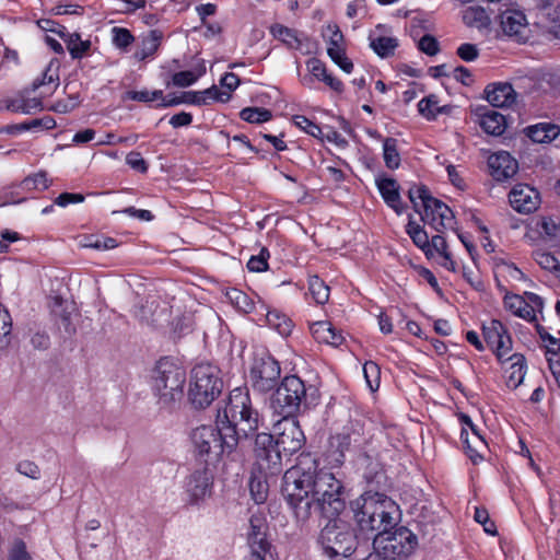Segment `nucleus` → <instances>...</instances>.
<instances>
[{
    "mask_svg": "<svg viewBox=\"0 0 560 560\" xmlns=\"http://www.w3.org/2000/svg\"><path fill=\"white\" fill-rule=\"evenodd\" d=\"M310 329L313 337L318 342L338 347L343 341V336L341 331L337 330L336 327L330 322H315L311 325Z\"/></svg>",
    "mask_w": 560,
    "mask_h": 560,
    "instance_id": "b1692460",
    "label": "nucleus"
},
{
    "mask_svg": "<svg viewBox=\"0 0 560 560\" xmlns=\"http://www.w3.org/2000/svg\"><path fill=\"white\" fill-rule=\"evenodd\" d=\"M370 47L381 58H389L394 56L398 47V39L393 36H385L378 34L376 31L372 32L369 36Z\"/></svg>",
    "mask_w": 560,
    "mask_h": 560,
    "instance_id": "393cba45",
    "label": "nucleus"
},
{
    "mask_svg": "<svg viewBox=\"0 0 560 560\" xmlns=\"http://www.w3.org/2000/svg\"><path fill=\"white\" fill-rule=\"evenodd\" d=\"M62 39L72 59H82L91 49V40L82 39L79 33L67 32Z\"/></svg>",
    "mask_w": 560,
    "mask_h": 560,
    "instance_id": "cd10ccee",
    "label": "nucleus"
},
{
    "mask_svg": "<svg viewBox=\"0 0 560 560\" xmlns=\"http://www.w3.org/2000/svg\"><path fill=\"white\" fill-rule=\"evenodd\" d=\"M255 435L254 454L256 464L266 476H277L283 470V452L278 447L273 435L269 433H257Z\"/></svg>",
    "mask_w": 560,
    "mask_h": 560,
    "instance_id": "9d476101",
    "label": "nucleus"
},
{
    "mask_svg": "<svg viewBox=\"0 0 560 560\" xmlns=\"http://www.w3.org/2000/svg\"><path fill=\"white\" fill-rule=\"evenodd\" d=\"M280 365L270 355L255 360L250 369V383L254 389L267 393L276 387L280 377Z\"/></svg>",
    "mask_w": 560,
    "mask_h": 560,
    "instance_id": "ddd939ff",
    "label": "nucleus"
},
{
    "mask_svg": "<svg viewBox=\"0 0 560 560\" xmlns=\"http://www.w3.org/2000/svg\"><path fill=\"white\" fill-rule=\"evenodd\" d=\"M500 26L503 33L517 39L524 38L527 28V20L523 11L515 8H506L500 12Z\"/></svg>",
    "mask_w": 560,
    "mask_h": 560,
    "instance_id": "aec40b11",
    "label": "nucleus"
},
{
    "mask_svg": "<svg viewBox=\"0 0 560 560\" xmlns=\"http://www.w3.org/2000/svg\"><path fill=\"white\" fill-rule=\"evenodd\" d=\"M185 371L164 358L156 362L151 372V389L161 409L173 410L182 400Z\"/></svg>",
    "mask_w": 560,
    "mask_h": 560,
    "instance_id": "20e7f679",
    "label": "nucleus"
},
{
    "mask_svg": "<svg viewBox=\"0 0 560 560\" xmlns=\"http://www.w3.org/2000/svg\"><path fill=\"white\" fill-rule=\"evenodd\" d=\"M307 70L317 80H322L324 75L327 73V68L325 63L317 59V58H311L306 62Z\"/></svg>",
    "mask_w": 560,
    "mask_h": 560,
    "instance_id": "4d7b16f0",
    "label": "nucleus"
},
{
    "mask_svg": "<svg viewBox=\"0 0 560 560\" xmlns=\"http://www.w3.org/2000/svg\"><path fill=\"white\" fill-rule=\"evenodd\" d=\"M38 25L42 30H44L46 32L56 33L61 38H63L68 32V30L63 25H61L52 20H49V19L39 20Z\"/></svg>",
    "mask_w": 560,
    "mask_h": 560,
    "instance_id": "13d9d810",
    "label": "nucleus"
},
{
    "mask_svg": "<svg viewBox=\"0 0 560 560\" xmlns=\"http://www.w3.org/2000/svg\"><path fill=\"white\" fill-rule=\"evenodd\" d=\"M8 560H33L30 552L27 551L26 544L16 538L12 541L9 552Z\"/></svg>",
    "mask_w": 560,
    "mask_h": 560,
    "instance_id": "09e8293b",
    "label": "nucleus"
},
{
    "mask_svg": "<svg viewBox=\"0 0 560 560\" xmlns=\"http://www.w3.org/2000/svg\"><path fill=\"white\" fill-rule=\"evenodd\" d=\"M537 327H539L537 325ZM538 332L544 342H546L547 357L553 353H560V339L552 337L544 328H538Z\"/></svg>",
    "mask_w": 560,
    "mask_h": 560,
    "instance_id": "864d4df0",
    "label": "nucleus"
},
{
    "mask_svg": "<svg viewBox=\"0 0 560 560\" xmlns=\"http://www.w3.org/2000/svg\"><path fill=\"white\" fill-rule=\"evenodd\" d=\"M485 92L487 101L494 107H510L517 97L514 86L508 82L489 84Z\"/></svg>",
    "mask_w": 560,
    "mask_h": 560,
    "instance_id": "4be33fe9",
    "label": "nucleus"
},
{
    "mask_svg": "<svg viewBox=\"0 0 560 560\" xmlns=\"http://www.w3.org/2000/svg\"><path fill=\"white\" fill-rule=\"evenodd\" d=\"M293 122L296 127L305 131L307 135L314 138H320L322 129L318 125L310 120L303 115H296L293 117Z\"/></svg>",
    "mask_w": 560,
    "mask_h": 560,
    "instance_id": "8fccbe9b",
    "label": "nucleus"
},
{
    "mask_svg": "<svg viewBox=\"0 0 560 560\" xmlns=\"http://www.w3.org/2000/svg\"><path fill=\"white\" fill-rule=\"evenodd\" d=\"M113 34V43L119 48H125L133 42V36L126 28L114 27Z\"/></svg>",
    "mask_w": 560,
    "mask_h": 560,
    "instance_id": "3c124183",
    "label": "nucleus"
},
{
    "mask_svg": "<svg viewBox=\"0 0 560 560\" xmlns=\"http://www.w3.org/2000/svg\"><path fill=\"white\" fill-rule=\"evenodd\" d=\"M511 207L520 213L534 212L539 203V192L529 185L517 184L509 194Z\"/></svg>",
    "mask_w": 560,
    "mask_h": 560,
    "instance_id": "a211bd4d",
    "label": "nucleus"
},
{
    "mask_svg": "<svg viewBox=\"0 0 560 560\" xmlns=\"http://www.w3.org/2000/svg\"><path fill=\"white\" fill-rule=\"evenodd\" d=\"M192 121V116L189 113L180 112L175 114L170 119V125L174 128L189 126Z\"/></svg>",
    "mask_w": 560,
    "mask_h": 560,
    "instance_id": "338daca9",
    "label": "nucleus"
},
{
    "mask_svg": "<svg viewBox=\"0 0 560 560\" xmlns=\"http://www.w3.org/2000/svg\"><path fill=\"white\" fill-rule=\"evenodd\" d=\"M206 73L205 60H198L191 70L179 71L173 74L172 83L175 86L186 88L192 85L200 77Z\"/></svg>",
    "mask_w": 560,
    "mask_h": 560,
    "instance_id": "c85d7f7f",
    "label": "nucleus"
},
{
    "mask_svg": "<svg viewBox=\"0 0 560 560\" xmlns=\"http://www.w3.org/2000/svg\"><path fill=\"white\" fill-rule=\"evenodd\" d=\"M383 158H384L385 165L388 168L395 170V168L399 167L400 155L398 153L396 139L386 138L383 141Z\"/></svg>",
    "mask_w": 560,
    "mask_h": 560,
    "instance_id": "f704fd0d",
    "label": "nucleus"
},
{
    "mask_svg": "<svg viewBox=\"0 0 560 560\" xmlns=\"http://www.w3.org/2000/svg\"><path fill=\"white\" fill-rule=\"evenodd\" d=\"M126 163L135 171L145 173L148 171V164L139 152H130L126 156Z\"/></svg>",
    "mask_w": 560,
    "mask_h": 560,
    "instance_id": "6e6d98bb",
    "label": "nucleus"
},
{
    "mask_svg": "<svg viewBox=\"0 0 560 560\" xmlns=\"http://www.w3.org/2000/svg\"><path fill=\"white\" fill-rule=\"evenodd\" d=\"M560 129L552 124H538L527 128V136L537 143H547L552 141L559 135Z\"/></svg>",
    "mask_w": 560,
    "mask_h": 560,
    "instance_id": "2f4dec72",
    "label": "nucleus"
},
{
    "mask_svg": "<svg viewBox=\"0 0 560 560\" xmlns=\"http://www.w3.org/2000/svg\"><path fill=\"white\" fill-rule=\"evenodd\" d=\"M328 522L320 530L318 542L329 558L349 557L357 548V536L351 526L337 516L327 517Z\"/></svg>",
    "mask_w": 560,
    "mask_h": 560,
    "instance_id": "0eeeda50",
    "label": "nucleus"
},
{
    "mask_svg": "<svg viewBox=\"0 0 560 560\" xmlns=\"http://www.w3.org/2000/svg\"><path fill=\"white\" fill-rule=\"evenodd\" d=\"M549 369L560 386V353H553L547 357Z\"/></svg>",
    "mask_w": 560,
    "mask_h": 560,
    "instance_id": "774afa93",
    "label": "nucleus"
},
{
    "mask_svg": "<svg viewBox=\"0 0 560 560\" xmlns=\"http://www.w3.org/2000/svg\"><path fill=\"white\" fill-rule=\"evenodd\" d=\"M417 545V536L405 526L387 528L381 534H375L373 538V548L393 560L409 557Z\"/></svg>",
    "mask_w": 560,
    "mask_h": 560,
    "instance_id": "6e6552de",
    "label": "nucleus"
},
{
    "mask_svg": "<svg viewBox=\"0 0 560 560\" xmlns=\"http://www.w3.org/2000/svg\"><path fill=\"white\" fill-rule=\"evenodd\" d=\"M84 201L82 194L62 192L54 201V205L59 207H67L70 203H80Z\"/></svg>",
    "mask_w": 560,
    "mask_h": 560,
    "instance_id": "bf43d9fd",
    "label": "nucleus"
},
{
    "mask_svg": "<svg viewBox=\"0 0 560 560\" xmlns=\"http://www.w3.org/2000/svg\"><path fill=\"white\" fill-rule=\"evenodd\" d=\"M230 98V93L220 92L217 88L207 89L202 92L188 93V98H185L186 103L194 105H205L209 101H221L225 102Z\"/></svg>",
    "mask_w": 560,
    "mask_h": 560,
    "instance_id": "473e14b6",
    "label": "nucleus"
},
{
    "mask_svg": "<svg viewBox=\"0 0 560 560\" xmlns=\"http://www.w3.org/2000/svg\"><path fill=\"white\" fill-rule=\"evenodd\" d=\"M534 259L542 269L560 277V262L552 254L544 250H536L534 253Z\"/></svg>",
    "mask_w": 560,
    "mask_h": 560,
    "instance_id": "79ce46f5",
    "label": "nucleus"
},
{
    "mask_svg": "<svg viewBox=\"0 0 560 560\" xmlns=\"http://www.w3.org/2000/svg\"><path fill=\"white\" fill-rule=\"evenodd\" d=\"M222 389L223 381L215 365L201 363L191 370L188 397L196 408L210 406Z\"/></svg>",
    "mask_w": 560,
    "mask_h": 560,
    "instance_id": "423d86ee",
    "label": "nucleus"
},
{
    "mask_svg": "<svg viewBox=\"0 0 560 560\" xmlns=\"http://www.w3.org/2000/svg\"><path fill=\"white\" fill-rule=\"evenodd\" d=\"M505 370L506 385L510 388H517L524 381L526 374V360L521 353L508 354L500 361Z\"/></svg>",
    "mask_w": 560,
    "mask_h": 560,
    "instance_id": "412c9836",
    "label": "nucleus"
},
{
    "mask_svg": "<svg viewBox=\"0 0 560 560\" xmlns=\"http://www.w3.org/2000/svg\"><path fill=\"white\" fill-rule=\"evenodd\" d=\"M282 493L301 523L313 513L334 517L345 509L341 481L332 472L319 469L311 454H301L298 463L284 472Z\"/></svg>",
    "mask_w": 560,
    "mask_h": 560,
    "instance_id": "f257e3e1",
    "label": "nucleus"
},
{
    "mask_svg": "<svg viewBox=\"0 0 560 560\" xmlns=\"http://www.w3.org/2000/svg\"><path fill=\"white\" fill-rule=\"evenodd\" d=\"M268 523L264 513H252L245 537L250 551V560H275L272 545L267 538Z\"/></svg>",
    "mask_w": 560,
    "mask_h": 560,
    "instance_id": "9b49d317",
    "label": "nucleus"
},
{
    "mask_svg": "<svg viewBox=\"0 0 560 560\" xmlns=\"http://www.w3.org/2000/svg\"><path fill=\"white\" fill-rule=\"evenodd\" d=\"M408 197L415 210L420 213L422 221L435 231L441 232L443 229L453 228V211L444 202L432 197L425 186L410 187Z\"/></svg>",
    "mask_w": 560,
    "mask_h": 560,
    "instance_id": "39448f33",
    "label": "nucleus"
},
{
    "mask_svg": "<svg viewBox=\"0 0 560 560\" xmlns=\"http://www.w3.org/2000/svg\"><path fill=\"white\" fill-rule=\"evenodd\" d=\"M260 423L259 413L252 406L247 388L236 387L231 390L223 406L218 408L215 424L196 428L191 441L200 456L219 457L222 453L231 454L243 448L248 438Z\"/></svg>",
    "mask_w": 560,
    "mask_h": 560,
    "instance_id": "f03ea898",
    "label": "nucleus"
},
{
    "mask_svg": "<svg viewBox=\"0 0 560 560\" xmlns=\"http://www.w3.org/2000/svg\"><path fill=\"white\" fill-rule=\"evenodd\" d=\"M270 33L276 39L282 42L291 49L302 48V38L298 35V32L292 28L277 23L270 26Z\"/></svg>",
    "mask_w": 560,
    "mask_h": 560,
    "instance_id": "7c9ffc66",
    "label": "nucleus"
},
{
    "mask_svg": "<svg viewBox=\"0 0 560 560\" xmlns=\"http://www.w3.org/2000/svg\"><path fill=\"white\" fill-rule=\"evenodd\" d=\"M226 298L230 302L241 312L249 313L253 310V301L243 291L238 289H231L226 292Z\"/></svg>",
    "mask_w": 560,
    "mask_h": 560,
    "instance_id": "a19ab883",
    "label": "nucleus"
},
{
    "mask_svg": "<svg viewBox=\"0 0 560 560\" xmlns=\"http://www.w3.org/2000/svg\"><path fill=\"white\" fill-rule=\"evenodd\" d=\"M12 319L9 312L0 304V340L10 335Z\"/></svg>",
    "mask_w": 560,
    "mask_h": 560,
    "instance_id": "052dcab7",
    "label": "nucleus"
},
{
    "mask_svg": "<svg viewBox=\"0 0 560 560\" xmlns=\"http://www.w3.org/2000/svg\"><path fill=\"white\" fill-rule=\"evenodd\" d=\"M79 105L78 97H69L67 101H57L52 106L51 110L56 113L66 114L73 110Z\"/></svg>",
    "mask_w": 560,
    "mask_h": 560,
    "instance_id": "e2e57ef3",
    "label": "nucleus"
},
{
    "mask_svg": "<svg viewBox=\"0 0 560 560\" xmlns=\"http://www.w3.org/2000/svg\"><path fill=\"white\" fill-rule=\"evenodd\" d=\"M213 478L207 470H196L186 481L185 493L190 505H199L212 494Z\"/></svg>",
    "mask_w": 560,
    "mask_h": 560,
    "instance_id": "dca6fc26",
    "label": "nucleus"
},
{
    "mask_svg": "<svg viewBox=\"0 0 560 560\" xmlns=\"http://www.w3.org/2000/svg\"><path fill=\"white\" fill-rule=\"evenodd\" d=\"M482 335L499 361L512 351V339L500 320L491 319L482 325Z\"/></svg>",
    "mask_w": 560,
    "mask_h": 560,
    "instance_id": "2eb2a0df",
    "label": "nucleus"
},
{
    "mask_svg": "<svg viewBox=\"0 0 560 560\" xmlns=\"http://www.w3.org/2000/svg\"><path fill=\"white\" fill-rule=\"evenodd\" d=\"M480 127L488 135L500 136L506 127L505 117L494 109H487L480 117Z\"/></svg>",
    "mask_w": 560,
    "mask_h": 560,
    "instance_id": "a878e982",
    "label": "nucleus"
},
{
    "mask_svg": "<svg viewBox=\"0 0 560 560\" xmlns=\"http://www.w3.org/2000/svg\"><path fill=\"white\" fill-rule=\"evenodd\" d=\"M457 55L462 60L470 62L478 58L479 50L476 45L464 43L457 48Z\"/></svg>",
    "mask_w": 560,
    "mask_h": 560,
    "instance_id": "5fc2aeb1",
    "label": "nucleus"
},
{
    "mask_svg": "<svg viewBox=\"0 0 560 560\" xmlns=\"http://www.w3.org/2000/svg\"><path fill=\"white\" fill-rule=\"evenodd\" d=\"M305 396L303 381L295 375L285 376L272 396V408L282 417H294Z\"/></svg>",
    "mask_w": 560,
    "mask_h": 560,
    "instance_id": "1a4fd4ad",
    "label": "nucleus"
},
{
    "mask_svg": "<svg viewBox=\"0 0 560 560\" xmlns=\"http://www.w3.org/2000/svg\"><path fill=\"white\" fill-rule=\"evenodd\" d=\"M161 33L159 31H152L150 35L143 40L142 48L138 50L135 56L138 60H144L152 56L160 46Z\"/></svg>",
    "mask_w": 560,
    "mask_h": 560,
    "instance_id": "58836bf2",
    "label": "nucleus"
},
{
    "mask_svg": "<svg viewBox=\"0 0 560 560\" xmlns=\"http://www.w3.org/2000/svg\"><path fill=\"white\" fill-rule=\"evenodd\" d=\"M323 36L327 39V54L330 59L345 72L350 73L353 63L346 57L343 48V35L336 24H329L323 31Z\"/></svg>",
    "mask_w": 560,
    "mask_h": 560,
    "instance_id": "f3484780",
    "label": "nucleus"
},
{
    "mask_svg": "<svg viewBox=\"0 0 560 560\" xmlns=\"http://www.w3.org/2000/svg\"><path fill=\"white\" fill-rule=\"evenodd\" d=\"M541 234L549 238H553L558 235L560 228L558 224L550 218H544L540 222Z\"/></svg>",
    "mask_w": 560,
    "mask_h": 560,
    "instance_id": "0e129e2a",
    "label": "nucleus"
},
{
    "mask_svg": "<svg viewBox=\"0 0 560 560\" xmlns=\"http://www.w3.org/2000/svg\"><path fill=\"white\" fill-rule=\"evenodd\" d=\"M504 306L514 315L529 322H537V314L542 312L544 301L535 293H526V298L517 294H506Z\"/></svg>",
    "mask_w": 560,
    "mask_h": 560,
    "instance_id": "4468645a",
    "label": "nucleus"
},
{
    "mask_svg": "<svg viewBox=\"0 0 560 560\" xmlns=\"http://www.w3.org/2000/svg\"><path fill=\"white\" fill-rule=\"evenodd\" d=\"M267 325L278 331L281 336H289L292 331V320L283 313L277 310L269 311L266 314Z\"/></svg>",
    "mask_w": 560,
    "mask_h": 560,
    "instance_id": "72a5a7b5",
    "label": "nucleus"
},
{
    "mask_svg": "<svg viewBox=\"0 0 560 560\" xmlns=\"http://www.w3.org/2000/svg\"><path fill=\"white\" fill-rule=\"evenodd\" d=\"M120 7L118 11L129 14L135 12L138 9H142L145 7V0H118Z\"/></svg>",
    "mask_w": 560,
    "mask_h": 560,
    "instance_id": "69168bd1",
    "label": "nucleus"
},
{
    "mask_svg": "<svg viewBox=\"0 0 560 560\" xmlns=\"http://www.w3.org/2000/svg\"><path fill=\"white\" fill-rule=\"evenodd\" d=\"M472 434V444L469 440L468 431L464 428L460 432V439L462 441L467 445V448L470 451V458L476 462L477 458H481V455L478 453L477 447L478 445L485 446V441L482 436L479 434V431L476 425H474V429H470Z\"/></svg>",
    "mask_w": 560,
    "mask_h": 560,
    "instance_id": "4c0bfd02",
    "label": "nucleus"
},
{
    "mask_svg": "<svg viewBox=\"0 0 560 560\" xmlns=\"http://www.w3.org/2000/svg\"><path fill=\"white\" fill-rule=\"evenodd\" d=\"M240 116L247 122L260 124L271 118V112L260 107H246L241 110Z\"/></svg>",
    "mask_w": 560,
    "mask_h": 560,
    "instance_id": "37998d69",
    "label": "nucleus"
},
{
    "mask_svg": "<svg viewBox=\"0 0 560 560\" xmlns=\"http://www.w3.org/2000/svg\"><path fill=\"white\" fill-rule=\"evenodd\" d=\"M354 520L364 533L381 534L396 525L399 508L383 493H365L352 503Z\"/></svg>",
    "mask_w": 560,
    "mask_h": 560,
    "instance_id": "7ed1b4c3",
    "label": "nucleus"
},
{
    "mask_svg": "<svg viewBox=\"0 0 560 560\" xmlns=\"http://www.w3.org/2000/svg\"><path fill=\"white\" fill-rule=\"evenodd\" d=\"M276 442L281 447L285 457L299 452L304 443L305 436L294 417H282L275 424Z\"/></svg>",
    "mask_w": 560,
    "mask_h": 560,
    "instance_id": "f8f14e48",
    "label": "nucleus"
},
{
    "mask_svg": "<svg viewBox=\"0 0 560 560\" xmlns=\"http://www.w3.org/2000/svg\"><path fill=\"white\" fill-rule=\"evenodd\" d=\"M490 175L497 182L514 177L518 171L517 161L506 151L493 153L488 159Z\"/></svg>",
    "mask_w": 560,
    "mask_h": 560,
    "instance_id": "6ab92c4d",
    "label": "nucleus"
},
{
    "mask_svg": "<svg viewBox=\"0 0 560 560\" xmlns=\"http://www.w3.org/2000/svg\"><path fill=\"white\" fill-rule=\"evenodd\" d=\"M442 107L438 104V98L435 95H429L423 97L418 103L419 113L425 117L428 120H433L436 116L442 113Z\"/></svg>",
    "mask_w": 560,
    "mask_h": 560,
    "instance_id": "ea45409f",
    "label": "nucleus"
},
{
    "mask_svg": "<svg viewBox=\"0 0 560 560\" xmlns=\"http://www.w3.org/2000/svg\"><path fill=\"white\" fill-rule=\"evenodd\" d=\"M463 22L468 27L482 31L490 26L491 20L483 8L468 7L463 11Z\"/></svg>",
    "mask_w": 560,
    "mask_h": 560,
    "instance_id": "bb28decb",
    "label": "nucleus"
},
{
    "mask_svg": "<svg viewBox=\"0 0 560 560\" xmlns=\"http://www.w3.org/2000/svg\"><path fill=\"white\" fill-rule=\"evenodd\" d=\"M269 250L266 247L260 248L258 255H254L247 261V268L252 272H261L268 269Z\"/></svg>",
    "mask_w": 560,
    "mask_h": 560,
    "instance_id": "49530a36",
    "label": "nucleus"
},
{
    "mask_svg": "<svg viewBox=\"0 0 560 560\" xmlns=\"http://www.w3.org/2000/svg\"><path fill=\"white\" fill-rule=\"evenodd\" d=\"M376 186L381 196L388 207H390L397 214H401L406 207L401 202L399 194V185L393 178H380L376 180Z\"/></svg>",
    "mask_w": 560,
    "mask_h": 560,
    "instance_id": "5701e85b",
    "label": "nucleus"
},
{
    "mask_svg": "<svg viewBox=\"0 0 560 560\" xmlns=\"http://www.w3.org/2000/svg\"><path fill=\"white\" fill-rule=\"evenodd\" d=\"M406 231L417 247L423 252H427V249L430 248L428 233L419 224L409 221L406 226Z\"/></svg>",
    "mask_w": 560,
    "mask_h": 560,
    "instance_id": "e433bc0d",
    "label": "nucleus"
},
{
    "mask_svg": "<svg viewBox=\"0 0 560 560\" xmlns=\"http://www.w3.org/2000/svg\"><path fill=\"white\" fill-rule=\"evenodd\" d=\"M363 374L366 384L371 390H375L380 386V368L375 362L369 361L363 365Z\"/></svg>",
    "mask_w": 560,
    "mask_h": 560,
    "instance_id": "de8ad7c7",
    "label": "nucleus"
},
{
    "mask_svg": "<svg viewBox=\"0 0 560 560\" xmlns=\"http://www.w3.org/2000/svg\"><path fill=\"white\" fill-rule=\"evenodd\" d=\"M418 48L429 56H434L439 52V43L435 37L427 34L420 38Z\"/></svg>",
    "mask_w": 560,
    "mask_h": 560,
    "instance_id": "603ef678",
    "label": "nucleus"
},
{
    "mask_svg": "<svg viewBox=\"0 0 560 560\" xmlns=\"http://www.w3.org/2000/svg\"><path fill=\"white\" fill-rule=\"evenodd\" d=\"M308 290L317 304H325L329 299V287L318 276L310 277Z\"/></svg>",
    "mask_w": 560,
    "mask_h": 560,
    "instance_id": "c9c22d12",
    "label": "nucleus"
},
{
    "mask_svg": "<svg viewBox=\"0 0 560 560\" xmlns=\"http://www.w3.org/2000/svg\"><path fill=\"white\" fill-rule=\"evenodd\" d=\"M361 427L357 424V428L350 431L349 429L345 428L341 433H338L335 436V440L338 442V447L343 451L347 450L352 442L357 443L360 440L361 436Z\"/></svg>",
    "mask_w": 560,
    "mask_h": 560,
    "instance_id": "a18cd8bd",
    "label": "nucleus"
},
{
    "mask_svg": "<svg viewBox=\"0 0 560 560\" xmlns=\"http://www.w3.org/2000/svg\"><path fill=\"white\" fill-rule=\"evenodd\" d=\"M7 108L13 113L33 114L43 109V103L37 97L20 95L7 102Z\"/></svg>",
    "mask_w": 560,
    "mask_h": 560,
    "instance_id": "c756f323",
    "label": "nucleus"
},
{
    "mask_svg": "<svg viewBox=\"0 0 560 560\" xmlns=\"http://www.w3.org/2000/svg\"><path fill=\"white\" fill-rule=\"evenodd\" d=\"M18 471L24 476H27L32 479L39 478V468L33 462L24 460L18 465Z\"/></svg>",
    "mask_w": 560,
    "mask_h": 560,
    "instance_id": "680f3d73",
    "label": "nucleus"
},
{
    "mask_svg": "<svg viewBox=\"0 0 560 560\" xmlns=\"http://www.w3.org/2000/svg\"><path fill=\"white\" fill-rule=\"evenodd\" d=\"M50 183L46 172H38L24 178L21 186L24 190H45L50 186Z\"/></svg>",
    "mask_w": 560,
    "mask_h": 560,
    "instance_id": "c03bdc74",
    "label": "nucleus"
}]
</instances>
